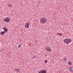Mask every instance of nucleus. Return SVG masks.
Returning <instances> with one entry per match:
<instances>
[{
  "label": "nucleus",
  "instance_id": "obj_10",
  "mask_svg": "<svg viewBox=\"0 0 73 73\" xmlns=\"http://www.w3.org/2000/svg\"><path fill=\"white\" fill-rule=\"evenodd\" d=\"M64 41L65 43H68V40L67 39H66L64 40Z\"/></svg>",
  "mask_w": 73,
  "mask_h": 73
},
{
  "label": "nucleus",
  "instance_id": "obj_3",
  "mask_svg": "<svg viewBox=\"0 0 73 73\" xmlns=\"http://www.w3.org/2000/svg\"><path fill=\"white\" fill-rule=\"evenodd\" d=\"M30 25H31V23L29 22H27L25 24V27L26 28H29V26Z\"/></svg>",
  "mask_w": 73,
  "mask_h": 73
},
{
  "label": "nucleus",
  "instance_id": "obj_12",
  "mask_svg": "<svg viewBox=\"0 0 73 73\" xmlns=\"http://www.w3.org/2000/svg\"><path fill=\"white\" fill-rule=\"evenodd\" d=\"M15 70H16L17 72H19L20 71V70L18 69H15Z\"/></svg>",
  "mask_w": 73,
  "mask_h": 73
},
{
  "label": "nucleus",
  "instance_id": "obj_9",
  "mask_svg": "<svg viewBox=\"0 0 73 73\" xmlns=\"http://www.w3.org/2000/svg\"><path fill=\"white\" fill-rule=\"evenodd\" d=\"M4 34H5V32L4 31L1 32L0 33V35H1L2 36L4 35Z\"/></svg>",
  "mask_w": 73,
  "mask_h": 73
},
{
  "label": "nucleus",
  "instance_id": "obj_7",
  "mask_svg": "<svg viewBox=\"0 0 73 73\" xmlns=\"http://www.w3.org/2000/svg\"><path fill=\"white\" fill-rule=\"evenodd\" d=\"M69 71H71V72H73V67H70L69 68Z\"/></svg>",
  "mask_w": 73,
  "mask_h": 73
},
{
  "label": "nucleus",
  "instance_id": "obj_14",
  "mask_svg": "<svg viewBox=\"0 0 73 73\" xmlns=\"http://www.w3.org/2000/svg\"><path fill=\"white\" fill-rule=\"evenodd\" d=\"M68 64H69V65H72V63L70 62H68Z\"/></svg>",
  "mask_w": 73,
  "mask_h": 73
},
{
  "label": "nucleus",
  "instance_id": "obj_11",
  "mask_svg": "<svg viewBox=\"0 0 73 73\" xmlns=\"http://www.w3.org/2000/svg\"><path fill=\"white\" fill-rule=\"evenodd\" d=\"M8 7H12V4H9L8 5Z\"/></svg>",
  "mask_w": 73,
  "mask_h": 73
},
{
  "label": "nucleus",
  "instance_id": "obj_4",
  "mask_svg": "<svg viewBox=\"0 0 73 73\" xmlns=\"http://www.w3.org/2000/svg\"><path fill=\"white\" fill-rule=\"evenodd\" d=\"M46 49L47 52H52V48H51L50 47H49L48 46L46 47Z\"/></svg>",
  "mask_w": 73,
  "mask_h": 73
},
{
  "label": "nucleus",
  "instance_id": "obj_5",
  "mask_svg": "<svg viewBox=\"0 0 73 73\" xmlns=\"http://www.w3.org/2000/svg\"><path fill=\"white\" fill-rule=\"evenodd\" d=\"M38 73H46V70H42L39 72H38Z\"/></svg>",
  "mask_w": 73,
  "mask_h": 73
},
{
  "label": "nucleus",
  "instance_id": "obj_15",
  "mask_svg": "<svg viewBox=\"0 0 73 73\" xmlns=\"http://www.w3.org/2000/svg\"><path fill=\"white\" fill-rule=\"evenodd\" d=\"M63 60L64 61H66V58H64Z\"/></svg>",
  "mask_w": 73,
  "mask_h": 73
},
{
  "label": "nucleus",
  "instance_id": "obj_8",
  "mask_svg": "<svg viewBox=\"0 0 73 73\" xmlns=\"http://www.w3.org/2000/svg\"><path fill=\"white\" fill-rule=\"evenodd\" d=\"M71 40L70 38L68 39V42L67 43V44H69V43H70L71 42Z\"/></svg>",
  "mask_w": 73,
  "mask_h": 73
},
{
  "label": "nucleus",
  "instance_id": "obj_1",
  "mask_svg": "<svg viewBox=\"0 0 73 73\" xmlns=\"http://www.w3.org/2000/svg\"><path fill=\"white\" fill-rule=\"evenodd\" d=\"M47 21V19L45 17H42L40 19V22L42 24H44Z\"/></svg>",
  "mask_w": 73,
  "mask_h": 73
},
{
  "label": "nucleus",
  "instance_id": "obj_6",
  "mask_svg": "<svg viewBox=\"0 0 73 73\" xmlns=\"http://www.w3.org/2000/svg\"><path fill=\"white\" fill-rule=\"evenodd\" d=\"M3 29L4 30V31L5 32H8V29L6 27L3 28Z\"/></svg>",
  "mask_w": 73,
  "mask_h": 73
},
{
  "label": "nucleus",
  "instance_id": "obj_16",
  "mask_svg": "<svg viewBox=\"0 0 73 73\" xmlns=\"http://www.w3.org/2000/svg\"><path fill=\"white\" fill-rule=\"evenodd\" d=\"M44 62H45V64H46V63H47V60H45V61H44Z\"/></svg>",
  "mask_w": 73,
  "mask_h": 73
},
{
  "label": "nucleus",
  "instance_id": "obj_2",
  "mask_svg": "<svg viewBox=\"0 0 73 73\" xmlns=\"http://www.w3.org/2000/svg\"><path fill=\"white\" fill-rule=\"evenodd\" d=\"M9 21H10V19L8 17H6L3 20V22L5 23H9Z\"/></svg>",
  "mask_w": 73,
  "mask_h": 73
},
{
  "label": "nucleus",
  "instance_id": "obj_18",
  "mask_svg": "<svg viewBox=\"0 0 73 73\" xmlns=\"http://www.w3.org/2000/svg\"><path fill=\"white\" fill-rule=\"evenodd\" d=\"M59 35H60V36H61L62 35V34H61V33H60Z\"/></svg>",
  "mask_w": 73,
  "mask_h": 73
},
{
  "label": "nucleus",
  "instance_id": "obj_13",
  "mask_svg": "<svg viewBox=\"0 0 73 73\" xmlns=\"http://www.w3.org/2000/svg\"><path fill=\"white\" fill-rule=\"evenodd\" d=\"M36 58V56L34 55L33 57V59H34V58Z\"/></svg>",
  "mask_w": 73,
  "mask_h": 73
},
{
  "label": "nucleus",
  "instance_id": "obj_17",
  "mask_svg": "<svg viewBox=\"0 0 73 73\" xmlns=\"http://www.w3.org/2000/svg\"><path fill=\"white\" fill-rule=\"evenodd\" d=\"M21 46V44H20L18 46V47L19 48H20Z\"/></svg>",
  "mask_w": 73,
  "mask_h": 73
}]
</instances>
